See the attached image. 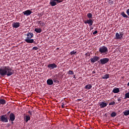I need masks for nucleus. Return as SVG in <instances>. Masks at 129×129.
I'll use <instances>...</instances> for the list:
<instances>
[{"label": "nucleus", "mask_w": 129, "mask_h": 129, "mask_svg": "<svg viewBox=\"0 0 129 129\" xmlns=\"http://www.w3.org/2000/svg\"><path fill=\"white\" fill-rule=\"evenodd\" d=\"M15 74L14 69H12L10 66H3L2 68H0V76L1 77H5L7 76H11Z\"/></svg>", "instance_id": "obj_1"}, {"label": "nucleus", "mask_w": 129, "mask_h": 129, "mask_svg": "<svg viewBox=\"0 0 129 129\" xmlns=\"http://www.w3.org/2000/svg\"><path fill=\"white\" fill-rule=\"evenodd\" d=\"M26 36H27V37L26 39H25V42L27 43H30L31 44L32 43H35L34 39H32V38L34 37V34L33 33H27V34H26Z\"/></svg>", "instance_id": "obj_2"}, {"label": "nucleus", "mask_w": 129, "mask_h": 129, "mask_svg": "<svg viewBox=\"0 0 129 129\" xmlns=\"http://www.w3.org/2000/svg\"><path fill=\"white\" fill-rule=\"evenodd\" d=\"M99 51L100 54H104V55H105L108 53V49L106 46H102V47H100Z\"/></svg>", "instance_id": "obj_3"}, {"label": "nucleus", "mask_w": 129, "mask_h": 129, "mask_svg": "<svg viewBox=\"0 0 129 129\" xmlns=\"http://www.w3.org/2000/svg\"><path fill=\"white\" fill-rule=\"evenodd\" d=\"M63 0H51L49 4L51 7H55V6L57 5V4H59L60 3H62Z\"/></svg>", "instance_id": "obj_4"}, {"label": "nucleus", "mask_w": 129, "mask_h": 129, "mask_svg": "<svg viewBox=\"0 0 129 129\" xmlns=\"http://www.w3.org/2000/svg\"><path fill=\"white\" fill-rule=\"evenodd\" d=\"M99 59L100 57L98 56H93V57H91V58H90V61L92 63H95V62H97V61H98V62H100V61H99Z\"/></svg>", "instance_id": "obj_5"}, {"label": "nucleus", "mask_w": 129, "mask_h": 129, "mask_svg": "<svg viewBox=\"0 0 129 129\" xmlns=\"http://www.w3.org/2000/svg\"><path fill=\"white\" fill-rule=\"evenodd\" d=\"M109 58H102L99 60V61L101 64L103 65L104 64H106V63H108V62H109Z\"/></svg>", "instance_id": "obj_6"}, {"label": "nucleus", "mask_w": 129, "mask_h": 129, "mask_svg": "<svg viewBox=\"0 0 129 129\" xmlns=\"http://www.w3.org/2000/svg\"><path fill=\"white\" fill-rule=\"evenodd\" d=\"M123 36V32H120L119 34V33H116L115 39L116 40H121Z\"/></svg>", "instance_id": "obj_7"}, {"label": "nucleus", "mask_w": 129, "mask_h": 129, "mask_svg": "<svg viewBox=\"0 0 129 129\" xmlns=\"http://www.w3.org/2000/svg\"><path fill=\"white\" fill-rule=\"evenodd\" d=\"M1 120L3 122H8L9 121V119L8 118V116H7V114H3V115H1Z\"/></svg>", "instance_id": "obj_8"}, {"label": "nucleus", "mask_w": 129, "mask_h": 129, "mask_svg": "<svg viewBox=\"0 0 129 129\" xmlns=\"http://www.w3.org/2000/svg\"><path fill=\"white\" fill-rule=\"evenodd\" d=\"M47 67L49 68L50 70H52V69L57 68V64H55V63H50L47 65Z\"/></svg>", "instance_id": "obj_9"}, {"label": "nucleus", "mask_w": 129, "mask_h": 129, "mask_svg": "<svg viewBox=\"0 0 129 129\" xmlns=\"http://www.w3.org/2000/svg\"><path fill=\"white\" fill-rule=\"evenodd\" d=\"M94 22V20L88 19L86 21H84V23L88 24V25L89 26H92V25H93Z\"/></svg>", "instance_id": "obj_10"}, {"label": "nucleus", "mask_w": 129, "mask_h": 129, "mask_svg": "<svg viewBox=\"0 0 129 129\" xmlns=\"http://www.w3.org/2000/svg\"><path fill=\"white\" fill-rule=\"evenodd\" d=\"M12 26L14 29H18L21 26V23L19 22H14L12 24Z\"/></svg>", "instance_id": "obj_11"}, {"label": "nucleus", "mask_w": 129, "mask_h": 129, "mask_svg": "<svg viewBox=\"0 0 129 129\" xmlns=\"http://www.w3.org/2000/svg\"><path fill=\"white\" fill-rule=\"evenodd\" d=\"M15 118L16 115H15V113L11 112L10 114V120H11L12 123H14V120H15Z\"/></svg>", "instance_id": "obj_12"}, {"label": "nucleus", "mask_w": 129, "mask_h": 129, "mask_svg": "<svg viewBox=\"0 0 129 129\" xmlns=\"http://www.w3.org/2000/svg\"><path fill=\"white\" fill-rule=\"evenodd\" d=\"M23 14L25 16H28L31 15V14H32V11H30V10H27V11L23 12Z\"/></svg>", "instance_id": "obj_13"}, {"label": "nucleus", "mask_w": 129, "mask_h": 129, "mask_svg": "<svg viewBox=\"0 0 129 129\" xmlns=\"http://www.w3.org/2000/svg\"><path fill=\"white\" fill-rule=\"evenodd\" d=\"M52 77L53 82H56L57 83H59V80H57V77H58L57 74H55V75H52Z\"/></svg>", "instance_id": "obj_14"}, {"label": "nucleus", "mask_w": 129, "mask_h": 129, "mask_svg": "<svg viewBox=\"0 0 129 129\" xmlns=\"http://www.w3.org/2000/svg\"><path fill=\"white\" fill-rule=\"evenodd\" d=\"M107 104H108V102H104V101H101L100 103V107H105L107 106Z\"/></svg>", "instance_id": "obj_15"}, {"label": "nucleus", "mask_w": 129, "mask_h": 129, "mask_svg": "<svg viewBox=\"0 0 129 129\" xmlns=\"http://www.w3.org/2000/svg\"><path fill=\"white\" fill-rule=\"evenodd\" d=\"M47 84H48V85H52V84H53V81L52 79H51V78L47 79Z\"/></svg>", "instance_id": "obj_16"}, {"label": "nucleus", "mask_w": 129, "mask_h": 129, "mask_svg": "<svg viewBox=\"0 0 129 129\" xmlns=\"http://www.w3.org/2000/svg\"><path fill=\"white\" fill-rule=\"evenodd\" d=\"M112 91L114 93H118L120 91L119 88H118V87H115L113 88Z\"/></svg>", "instance_id": "obj_17"}, {"label": "nucleus", "mask_w": 129, "mask_h": 129, "mask_svg": "<svg viewBox=\"0 0 129 129\" xmlns=\"http://www.w3.org/2000/svg\"><path fill=\"white\" fill-rule=\"evenodd\" d=\"M7 103V100L3 98H0V104H6Z\"/></svg>", "instance_id": "obj_18"}, {"label": "nucleus", "mask_w": 129, "mask_h": 129, "mask_svg": "<svg viewBox=\"0 0 129 129\" xmlns=\"http://www.w3.org/2000/svg\"><path fill=\"white\" fill-rule=\"evenodd\" d=\"M35 32H36V33H40L42 32V29H41V28H35Z\"/></svg>", "instance_id": "obj_19"}, {"label": "nucleus", "mask_w": 129, "mask_h": 129, "mask_svg": "<svg viewBox=\"0 0 129 129\" xmlns=\"http://www.w3.org/2000/svg\"><path fill=\"white\" fill-rule=\"evenodd\" d=\"M92 87V84H87V85H86L85 86V89H91Z\"/></svg>", "instance_id": "obj_20"}, {"label": "nucleus", "mask_w": 129, "mask_h": 129, "mask_svg": "<svg viewBox=\"0 0 129 129\" xmlns=\"http://www.w3.org/2000/svg\"><path fill=\"white\" fill-rule=\"evenodd\" d=\"M120 15L123 18H129V17H128V16L127 15H126V14H125L124 12H122V13H121Z\"/></svg>", "instance_id": "obj_21"}, {"label": "nucleus", "mask_w": 129, "mask_h": 129, "mask_svg": "<svg viewBox=\"0 0 129 129\" xmlns=\"http://www.w3.org/2000/svg\"><path fill=\"white\" fill-rule=\"evenodd\" d=\"M87 16L88 19H93V15L92 14H91V13H89L88 14H87Z\"/></svg>", "instance_id": "obj_22"}, {"label": "nucleus", "mask_w": 129, "mask_h": 129, "mask_svg": "<svg viewBox=\"0 0 129 129\" xmlns=\"http://www.w3.org/2000/svg\"><path fill=\"white\" fill-rule=\"evenodd\" d=\"M25 121L27 122L28 120H29L31 118L30 115H25L24 117Z\"/></svg>", "instance_id": "obj_23"}, {"label": "nucleus", "mask_w": 129, "mask_h": 129, "mask_svg": "<svg viewBox=\"0 0 129 129\" xmlns=\"http://www.w3.org/2000/svg\"><path fill=\"white\" fill-rule=\"evenodd\" d=\"M108 78H109V74H105V75L102 76L103 79H107Z\"/></svg>", "instance_id": "obj_24"}, {"label": "nucleus", "mask_w": 129, "mask_h": 129, "mask_svg": "<svg viewBox=\"0 0 129 129\" xmlns=\"http://www.w3.org/2000/svg\"><path fill=\"white\" fill-rule=\"evenodd\" d=\"M123 113L124 115H129V110L125 109L124 111H123Z\"/></svg>", "instance_id": "obj_25"}, {"label": "nucleus", "mask_w": 129, "mask_h": 129, "mask_svg": "<svg viewBox=\"0 0 129 129\" xmlns=\"http://www.w3.org/2000/svg\"><path fill=\"white\" fill-rule=\"evenodd\" d=\"M116 112H115V111H113L112 112H111V116H112L113 117H114V116H116Z\"/></svg>", "instance_id": "obj_26"}, {"label": "nucleus", "mask_w": 129, "mask_h": 129, "mask_svg": "<svg viewBox=\"0 0 129 129\" xmlns=\"http://www.w3.org/2000/svg\"><path fill=\"white\" fill-rule=\"evenodd\" d=\"M76 53H77V51H75V50H74L73 51H71L70 54L71 55H75V54H76Z\"/></svg>", "instance_id": "obj_27"}, {"label": "nucleus", "mask_w": 129, "mask_h": 129, "mask_svg": "<svg viewBox=\"0 0 129 129\" xmlns=\"http://www.w3.org/2000/svg\"><path fill=\"white\" fill-rule=\"evenodd\" d=\"M69 74H71L72 75H73L74 74V71H72V70H69V71L68 72Z\"/></svg>", "instance_id": "obj_28"}, {"label": "nucleus", "mask_w": 129, "mask_h": 129, "mask_svg": "<svg viewBox=\"0 0 129 129\" xmlns=\"http://www.w3.org/2000/svg\"><path fill=\"white\" fill-rule=\"evenodd\" d=\"M125 98H129V91H128V92H127L126 93H125Z\"/></svg>", "instance_id": "obj_29"}, {"label": "nucleus", "mask_w": 129, "mask_h": 129, "mask_svg": "<svg viewBox=\"0 0 129 129\" xmlns=\"http://www.w3.org/2000/svg\"><path fill=\"white\" fill-rule=\"evenodd\" d=\"M109 5H113V1L112 0H109L108 2Z\"/></svg>", "instance_id": "obj_30"}, {"label": "nucleus", "mask_w": 129, "mask_h": 129, "mask_svg": "<svg viewBox=\"0 0 129 129\" xmlns=\"http://www.w3.org/2000/svg\"><path fill=\"white\" fill-rule=\"evenodd\" d=\"M114 104H115V101H112L111 102H109V105H113Z\"/></svg>", "instance_id": "obj_31"}, {"label": "nucleus", "mask_w": 129, "mask_h": 129, "mask_svg": "<svg viewBox=\"0 0 129 129\" xmlns=\"http://www.w3.org/2000/svg\"><path fill=\"white\" fill-rule=\"evenodd\" d=\"M90 55H91V54L89 52H87V53H86V54H85V55L86 56H90Z\"/></svg>", "instance_id": "obj_32"}, {"label": "nucleus", "mask_w": 129, "mask_h": 129, "mask_svg": "<svg viewBox=\"0 0 129 129\" xmlns=\"http://www.w3.org/2000/svg\"><path fill=\"white\" fill-rule=\"evenodd\" d=\"M44 22H42V21H41V24H40V25H41L42 27H43V26H44Z\"/></svg>", "instance_id": "obj_33"}, {"label": "nucleus", "mask_w": 129, "mask_h": 129, "mask_svg": "<svg viewBox=\"0 0 129 129\" xmlns=\"http://www.w3.org/2000/svg\"><path fill=\"white\" fill-rule=\"evenodd\" d=\"M126 13L127 15V16L128 17L129 16V9H128V10H126Z\"/></svg>", "instance_id": "obj_34"}, {"label": "nucleus", "mask_w": 129, "mask_h": 129, "mask_svg": "<svg viewBox=\"0 0 129 129\" xmlns=\"http://www.w3.org/2000/svg\"><path fill=\"white\" fill-rule=\"evenodd\" d=\"M38 47H33L32 48L33 50H38Z\"/></svg>", "instance_id": "obj_35"}, {"label": "nucleus", "mask_w": 129, "mask_h": 129, "mask_svg": "<svg viewBox=\"0 0 129 129\" xmlns=\"http://www.w3.org/2000/svg\"><path fill=\"white\" fill-rule=\"evenodd\" d=\"M28 113L30 114V115H32V111H31L30 110H29L28 111Z\"/></svg>", "instance_id": "obj_36"}, {"label": "nucleus", "mask_w": 129, "mask_h": 129, "mask_svg": "<svg viewBox=\"0 0 129 129\" xmlns=\"http://www.w3.org/2000/svg\"><path fill=\"white\" fill-rule=\"evenodd\" d=\"M117 100H118V101L120 102V101H121V99L120 97H118Z\"/></svg>", "instance_id": "obj_37"}, {"label": "nucleus", "mask_w": 129, "mask_h": 129, "mask_svg": "<svg viewBox=\"0 0 129 129\" xmlns=\"http://www.w3.org/2000/svg\"><path fill=\"white\" fill-rule=\"evenodd\" d=\"M98 31H95V32H93V35H96V34H97Z\"/></svg>", "instance_id": "obj_38"}, {"label": "nucleus", "mask_w": 129, "mask_h": 129, "mask_svg": "<svg viewBox=\"0 0 129 129\" xmlns=\"http://www.w3.org/2000/svg\"><path fill=\"white\" fill-rule=\"evenodd\" d=\"M61 107L64 108V107H65V104L64 103H62V105H61Z\"/></svg>", "instance_id": "obj_39"}, {"label": "nucleus", "mask_w": 129, "mask_h": 129, "mask_svg": "<svg viewBox=\"0 0 129 129\" xmlns=\"http://www.w3.org/2000/svg\"><path fill=\"white\" fill-rule=\"evenodd\" d=\"M38 24L41 25V21H38Z\"/></svg>", "instance_id": "obj_40"}, {"label": "nucleus", "mask_w": 129, "mask_h": 129, "mask_svg": "<svg viewBox=\"0 0 129 129\" xmlns=\"http://www.w3.org/2000/svg\"><path fill=\"white\" fill-rule=\"evenodd\" d=\"M92 73H93V74L96 73V71H95V70H94L93 71H92Z\"/></svg>", "instance_id": "obj_41"}, {"label": "nucleus", "mask_w": 129, "mask_h": 129, "mask_svg": "<svg viewBox=\"0 0 129 129\" xmlns=\"http://www.w3.org/2000/svg\"><path fill=\"white\" fill-rule=\"evenodd\" d=\"M43 15V14H42V13H41V14H40V17H42Z\"/></svg>", "instance_id": "obj_42"}, {"label": "nucleus", "mask_w": 129, "mask_h": 129, "mask_svg": "<svg viewBox=\"0 0 129 129\" xmlns=\"http://www.w3.org/2000/svg\"><path fill=\"white\" fill-rule=\"evenodd\" d=\"M127 86H129V82L127 83Z\"/></svg>", "instance_id": "obj_43"}, {"label": "nucleus", "mask_w": 129, "mask_h": 129, "mask_svg": "<svg viewBox=\"0 0 129 129\" xmlns=\"http://www.w3.org/2000/svg\"><path fill=\"white\" fill-rule=\"evenodd\" d=\"M10 112H11V111H8V114H9V113H10Z\"/></svg>", "instance_id": "obj_44"}, {"label": "nucleus", "mask_w": 129, "mask_h": 129, "mask_svg": "<svg viewBox=\"0 0 129 129\" xmlns=\"http://www.w3.org/2000/svg\"><path fill=\"white\" fill-rule=\"evenodd\" d=\"M57 50H59V48H56Z\"/></svg>", "instance_id": "obj_45"}, {"label": "nucleus", "mask_w": 129, "mask_h": 129, "mask_svg": "<svg viewBox=\"0 0 129 129\" xmlns=\"http://www.w3.org/2000/svg\"><path fill=\"white\" fill-rule=\"evenodd\" d=\"M93 29V28L92 27L91 29V30H92V29Z\"/></svg>", "instance_id": "obj_46"}, {"label": "nucleus", "mask_w": 129, "mask_h": 129, "mask_svg": "<svg viewBox=\"0 0 129 129\" xmlns=\"http://www.w3.org/2000/svg\"><path fill=\"white\" fill-rule=\"evenodd\" d=\"M79 100H82V99H80Z\"/></svg>", "instance_id": "obj_47"}, {"label": "nucleus", "mask_w": 129, "mask_h": 129, "mask_svg": "<svg viewBox=\"0 0 129 129\" xmlns=\"http://www.w3.org/2000/svg\"><path fill=\"white\" fill-rule=\"evenodd\" d=\"M74 78H75V76H74Z\"/></svg>", "instance_id": "obj_48"}]
</instances>
